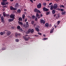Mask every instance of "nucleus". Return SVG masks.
I'll return each mask as SVG.
<instances>
[{"instance_id":"nucleus-1","label":"nucleus","mask_w":66,"mask_h":66,"mask_svg":"<svg viewBox=\"0 0 66 66\" xmlns=\"http://www.w3.org/2000/svg\"><path fill=\"white\" fill-rule=\"evenodd\" d=\"M37 13L36 14V17H37L38 19H39L40 18V15L39 14H40L41 12L39 10H38L37 11Z\"/></svg>"},{"instance_id":"nucleus-2","label":"nucleus","mask_w":66,"mask_h":66,"mask_svg":"<svg viewBox=\"0 0 66 66\" xmlns=\"http://www.w3.org/2000/svg\"><path fill=\"white\" fill-rule=\"evenodd\" d=\"M34 32V30L33 29H32L31 30V29H29L28 31L27 32V34H29L30 32L31 33H33Z\"/></svg>"},{"instance_id":"nucleus-3","label":"nucleus","mask_w":66,"mask_h":66,"mask_svg":"<svg viewBox=\"0 0 66 66\" xmlns=\"http://www.w3.org/2000/svg\"><path fill=\"white\" fill-rule=\"evenodd\" d=\"M10 7L11 11H13V10L15 11V10H17V9L12 7V6H10Z\"/></svg>"},{"instance_id":"nucleus-4","label":"nucleus","mask_w":66,"mask_h":66,"mask_svg":"<svg viewBox=\"0 0 66 66\" xmlns=\"http://www.w3.org/2000/svg\"><path fill=\"white\" fill-rule=\"evenodd\" d=\"M23 38L25 40H26V41H28V40H29V39H30V38L29 37H23Z\"/></svg>"},{"instance_id":"nucleus-5","label":"nucleus","mask_w":66,"mask_h":66,"mask_svg":"<svg viewBox=\"0 0 66 66\" xmlns=\"http://www.w3.org/2000/svg\"><path fill=\"white\" fill-rule=\"evenodd\" d=\"M17 29L19 30V31H22L23 30L21 28H20V26H18L17 27Z\"/></svg>"},{"instance_id":"nucleus-6","label":"nucleus","mask_w":66,"mask_h":66,"mask_svg":"<svg viewBox=\"0 0 66 66\" xmlns=\"http://www.w3.org/2000/svg\"><path fill=\"white\" fill-rule=\"evenodd\" d=\"M19 7V4H18V2L15 3L14 6V7H15V8H17V7Z\"/></svg>"},{"instance_id":"nucleus-7","label":"nucleus","mask_w":66,"mask_h":66,"mask_svg":"<svg viewBox=\"0 0 66 66\" xmlns=\"http://www.w3.org/2000/svg\"><path fill=\"white\" fill-rule=\"evenodd\" d=\"M3 16L4 17L5 16H6V17H9V16H10V15L9 14H6V13L5 12H4L3 13Z\"/></svg>"},{"instance_id":"nucleus-8","label":"nucleus","mask_w":66,"mask_h":66,"mask_svg":"<svg viewBox=\"0 0 66 66\" xmlns=\"http://www.w3.org/2000/svg\"><path fill=\"white\" fill-rule=\"evenodd\" d=\"M54 7V9H56V8L57 7V4H54V6H53Z\"/></svg>"},{"instance_id":"nucleus-9","label":"nucleus","mask_w":66,"mask_h":66,"mask_svg":"<svg viewBox=\"0 0 66 66\" xmlns=\"http://www.w3.org/2000/svg\"><path fill=\"white\" fill-rule=\"evenodd\" d=\"M42 7V4L40 3L39 4L37 5V7L38 9H40Z\"/></svg>"},{"instance_id":"nucleus-10","label":"nucleus","mask_w":66,"mask_h":66,"mask_svg":"<svg viewBox=\"0 0 66 66\" xmlns=\"http://www.w3.org/2000/svg\"><path fill=\"white\" fill-rule=\"evenodd\" d=\"M40 22H41V23H43V24H44L45 23V21L43 20V19L40 20Z\"/></svg>"},{"instance_id":"nucleus-11","label":"nucleus","mask_w":66,"mask_h":66,"mask_svg":"<svg viewBox=\"0 0 66 66\" xmlns=\"http://www.w3.org/2000/svg\"><path fill=\"white\" fill-rule=\"evenodd\" d=\"M43 10L44 12H48L49 11V9L46 8L44 7Z\"/></svg>"},{"instance_id":"nucleus-12","label":"nucleus","mask_w":66,"mask_h":66,"mask_svg":"<svg viewBox=\"0 0 66 66\" xmlns=\"http://www.w3.org/2000/svg\"><path fill=\"white\" fill-rule=\"evenodd\" d=\"M1 21L3 23H4V18L3 16H2L1 18Z\"/></svg>"},{"instance_id":"nucleus-13","label":"nucleus","mask_w":66,"mask_h":66,"mask_svg":"<svg viewBox=\"0 0 66 66\" xmlns=\"http://www.w3.org/2000/svg\"><path fill=\"white\" fill-rule=\"evenodd\" d=\"M15 16V15L14 14H11L10 16V18H13V19H14V18H15V17H14Z\"/></svg>"},{"instance_id":"nucleus-14","label":"nucleus","mask_w":66,"mask_h":66,"mask_svg":"<svg viewBox=\"0 0 66 66\" xmlns=\"http://www.w3.org/2000/svg\"><path fill=\"white\" fill-rule=\"evenodd\" d=\"M6 34H7V36H9L11 34V32L10 31H8L7 32Z\"/></svg>"},{"instance_id":"nucleus-15","label":"nucleus","mask_w":66,"mask_h":66,"mask_svg":"<svg viewBox=\"0 0 66 66\" xmlns=\"http://www.w3.org/2000/svg\"><path fill=\"white\" fill-rule=\"evenodd\" d=\"M62 15H66V12L65 11H63L61 13Z\"/></svg>"},{"instance_id":"nucleus-16","label":"nucleus","mask_w":66,"mask_h":66,"mask_svg":"<svg viewBox=\"0 0 66 66\" xmlns=\"http://www.w3.org/2000/svg\"><path fill=\"white\" fill-rule=\"evenodd\" d=\"M19 25H20L21 26H22V25H23V23L22 22H19Z\"/></svg>"},{"instance_id":"nucleus-17","label":"nucleus","mask_w":66,"mask_h":66,"mask_svg":"<svg viewBox=\"0 0 66 66\" xmlns=\"http://www.w3.org/2000/svg\"><path fill=\"white\" fill-rule=\"evenodd\" d=\"M14 20V19H8L9 22H11L13 21Z\"/></svg>"},{"instance_id":"nucleus-18","label":"nucleus","mask_w":66,"mask_h":66,"mask_svg":"<svg viewBox=\"0 0 66 66\" xmlns=\"http://www.w3.org/2000/svg\"><path fill=\"white\" fill-rule=\"evenodd\" d=\"M45 27H49V24L48 23H46L45 25Z\"/></svg>"},{"instance_id":"nucleus-19","label":"nucleus","mask_w":66,"mask_h":66,"mask_svg":"<svg viewBox=\"0 0 66 66\" xmlns=\"http://www.w3.org/2000/svg\"><path fill=\"white\" fill-rule=\"evenodd\" d=\"M35 29L37 31V32H39V29L37 27H36L35 28Z\"/></svg>"},{"instance_id":"nucleus-20","label":"nucleus","mask_w":66,"mask_h":66,"mask_svg":"<svg viewBox=\"0 0 66 66\" xmlns=\"http://www.w3.org/2000/svg\"><path fill=\"white\" fill-rule=\"evenodd\" d=\"M53 9H54V7H53V5H51V8H50V10H52Z\"/></svg>"},{"instance_id":"nucleus-21","label":"nucleus","mask_w":66,"mask_h":66,"mask_svg":"<svg viewBox=\"0 0 66 66\" xmlns=\"http://www.w3.org/2000/svg\"><path fill=\"white\" fill-rule=\"evenodd\" d=\"M54 28H53L51 30L50 33H52L53 32V31H54Z\"/></svg>"},{"instance_id":"nucleus-22","label":"nucleus","mask_w":66,"mask_h":66,"mask_svg":"<svg viewBox=\"0 0 66 66\" xmlns=\"http://www.w3.org/2000/svg\"><path fill=\"white\" fill-rule=\"evenodd\" d=\"M1 4L2 5H5V2H3L1 3Z\"/></svg>"},{"instance_id":"nucleus-23","label":"nucleus","mask_w":66,"mask_h":66,"mask_svg":"<svg viewBox=\"0 0 66 66\" xmlns=\"http://www.w3.org/2000/svg\"><path fill=\"white\" fill-rule=\"evenodd\" d=\"M19 21H22V19L21 17L19 18Z\"/></svg>"},{"instance_id":"nucleus-24","label":"nucleus","mask_w":66,"mask_h":66,"mask_svg":"<svg viewBox=\"0 0 66 66\" xmlns=\"http://www.w3.org/2000/svg\"><path fill=\"white\" fill-rule=\"evenodd\" d=\"M24 18H25V15H24V14H23L22 16V18L23 19H24Z\"/></svg>"},{"instance_id":"nucleus-25","label":"nucleus","mask_w":66,"mask_h":66,"mask_svg":"<svg viewBox=\"0 0 66 66\" xmlns=\"http://www.w3.org/2000/svg\"><path fill=\"white\" fill-rule=\"evenodd\" d=\"M52 13L53 14H55V11H54V10H53L52 11Z\"/></svg>"},{"instance_id":"nucleus-26","label":"nucleus","mask_w":66,"mask_h":66,"mask_svg":"<svg viewBox=\"0 0 66 66\" xmlns=\"http://www.w3.org/2000/svg\"><path fill=\"white\" fill-rule=\"evenodd\" d=\"M23 27H24V28H27L28 27L25 24L23 25Z\"/></svg>"},{"instance_id":"nucleus-27","label":"nucleus","mask_w":66,"mask_h":66,"mask_svg":"<svg viewBox=\"0 0 66 66\" xmlns=\"http://www.w3.org/2000/svg\"><path fill=\"white\" fill-rule=\"evenodd\" d=\"M59 18H60V15H59V14H57L56 16V18L57 19Z\"/></svg>"},{"instance_id":"nucleus-28","label":"nucleus","mask_w":66,"mask_h":66,"mask_svg":"<svg viewBox=\"0 0 66 66\" xmlns=\"http://www.w3.org/2000/svg\"><path fill=\"white\" fill-rule=\"evenodd\" d=\"M17 12L19 13H20L21 12V11L20 10V9H18L17 10Z\"/></svg>"},{"instance_id":"nucleus-29","label":"nucleus","mask_w":66,"mask_h":66,"mask_svg":"<svg viewBox=\"0 0 66 66\" xmlns=\"http://www.w3.org/2000/svg\"><path fill=\"white\" fill-rule=\"evenodd\" d=\"M38 10H37V9L35 8L34 10V12H37V11Z\"/></svg>"},{"instance_id":"nucleus-30","label":"nucleus","mask_w":66,"mask_h":66,"mask_svg":"<svg viewBox=\"0 0 66 66\" xmlns=\"http://www.w3.org/2000/svg\"><path fill=\"white\" fill-rule=\"evenodd\" d=\"M26 25L28 27V26H29V24L28 23V22H27L26 23Z\"/></svg>"},{"instance_id":"nucleus-31","label":"nucleus","mask_w":66,"mask_h":66,"mask_svg":"<svg viewBox=\"0 0 66 66\" xmlns=\"http://www.w3.org/2000/svg\"><path fill=\"white\" fill-rule=\"evenodd\" d=\"M46 13L47 15H49V13H50V12H46Z\"/></svg>"},{"instance_id":"nucleus-32","label":"nucleus","mask_w":66,"mask_h":66,"mask_svg":"<svg viewBox=\"0 0 66 66\" xmlns=\"http://www.w3.org/2000/svg\"><path fill=\"white\" fill-rule=\"evenodd\" d=\"M7 0H3L2 1L3 2H7Z\"/></svg>"},{"instance_id":"nucleus-33","label":"nucleus","mask_w":66,"mask_h":66,"mask_svg":"<svg viewBox=\"0 0 66 66\" xmlns=\"http://www.w3.org/2000/svg\"><path fill=\"white\" fill-rule=\"evenodd\" d=\"M18 36V34L16 33L15 34V36L16 37H17Z\"/></svg>"},{"instance_id":"nucleus-34","label":"nucleus","mask_w":66,"mask_h":66,"mask_svg":"<svg viewBox=\"0 0 66 66\" xmlns=\"http://www.w3.org/2000/svg\"><path fill=\"white\" fill-rule=\"evenodd\" d=\"M35 16L34 15H32V18H33L34 19V18H35Z\"/></svg>"},{"instance_id":"nucleus-35","label":"nucleus","mask_w":66,"mask_h":66,"mask_svg":"<svg viewBox=\"0 0 66 66\" xmlns=\"http://www.w3.org/2000/svg\"><path fill=\"white\" fill-rule=\"evenodd\" d=\"M44 6H46L47 5V4L46 3H44L43 4Z\"/></svg>"},{"instance_id":"nucleus-36","label":"nucleus","mask_w":66,"mask_h":66,"mask_svg":"<svg viewBox=\"0 0 66 66\" xmlns=\"http://www.w3.org/2000/svg\"><path fill=\"white\" fill-rule=\"evenodd\" d=\"M48 39V38H43V40H46V39Z\"/></svg>"},{"instance_id":"nucleus-37","label":"nucleus","mask_w":66,"mask_h":66,"mask_svg":"<svg viewBox=\"0 0 66 66\" xmlns=\"http://www.w3.org/2000/svg\"><path fill=\"white\" fill-rule=\"evenodd\" d=\"M60 21H59L57 22V24L58 25L59 24H60Z\"/></svg>"},{"instance_id":"nucleus-38","label":"nucleus","mask_w":66,"mask_h":66,"mask_svg":"<svg viewBox=\"0 0 66 66\" xmlns=\"http://www.w3.org/2000/svg\"><path fill=\"white\" fill-rule=\"evenodd\" d=\"M9 4V3L8 2H5V5H6V4Z\"/></svg>"},{"instance_id":"nucleus-39","label":"nucleus","mask_w":66,"mask_h":66,"mask_svg":"<svg viewBox=\"0 0 66 66\" xmlns=\"http://www.w3.org/2000/svg\"><path fill=\"white\" fill-rule=\"evenodd\" d=\"M0 34L1 35H3V33L2 32H1Z\"/></svg>"},{"instance_id":"nucleus-40","label":"nucleus","mask_w":66,"mask_h":66,"mask_svg":"<svg viewBox=\"0 0 66 66\" xmlns=\"http://www.w3.org/2000/svg\"><path fill=\"white\" fill-rule=\"evenodd\" d=\"M34 21H32V22H31V23L32 24H34Z\"/></svg>"},{"instance_id":"nucleus-41","label":"nucleus","mask_w":66,"mask_h":66,"mask_svg":"<svg viewBox=\"0 0 66 66\" xmlns=\"http://www.w3.org/2000/svg\"><path fill=\"white\" fill-rule=\"evenodd\" d=\"M15 41L16 42H18V41H19V40H18V39H15Z\"/></svg>"},{"instance_id":"nucleus-42","label":"nucleus","mask_w":66,"mask_h":66,"mask_svg":"<svg viewBox=\"0 0 66 66\" xmlns=\"http://www.w3.org/2000/svg\"><path fill=\"white\" fill-rule=\"evenodd\" d=\"M37 20V18L36 17L35 18V21H36Z\"/></svg>"},{"instance_id":"nucleus-43","label":"nucleus","mask_w":66,"mask_h":66,"mask_svg":"<svg viewBox=\"0 0 66 66\" xmlns=\"http://www.w3.org/2000/svg\"><path fill=\"white\" fill-rule=\"evenodd\" d=\"M31 2H32V3H33V0H29Z\"/></svg>"},{"instance_id":"nucleus-44","label":"nucleus","mask_w":66,"mask_h":66,"mask_svg":"<svg viewBox=\"0 0 66 66\" xmlns=\"http://www.w3.org/2000/svg\"><path fill=\"white\" fill-rule=\"evenodd\" d=\"M52 26V25H51V24H50L49 25V27H51Z\"/></svg>"},{"instance_id":"nucleus-45","label":"nucleus","mask_w":66,"mask_h":66,"mask_svg":"<svg viewBox=\"0 0 66 66\" xmlns=\"http://www.w3.org/2000/svg\"><path fill=\"white\" fill-rule=\"evenodd\" d=\"M61 11L62 12V11H64V9H61Z\"/></svg>"},{"instance_id":"nucleus-46","label":"nucleus","mask_w":66,"mask_h":66,"mask_svg":"<svg viewBox=\"0 0 66 66\" xmlns=\"http://www.w3.org/2000/svg\"><path fill=\"white\" fill-rule=\"evenodd\" d=\"M52 4V3H51L49 4V5H51Z\"/></svg>"},{"instance_id":"nucleus-47","label":"nucleus","mask_w":66,"mask_h":66,"mask_svg":"<svg viewBox=\"0 0 66 66\" xmlns=\"http://www.w3.org/2000/svg\"><path fill=\"white\" fill-rule=\"evenodd\" d=\"M38 34H39V35H42V33L38 32Z\"/></svg>"},{"instance_id":"nucleus-48","label":"nucleus","mask_w":66,"mask_h":66,"mask_svg":"<svg viewBox=\"0 0 66 66\" xmlns=\"http://www.w3.org/2000/svg\"><path fill=\"white\" fill-rule=\"evenodd\" d=\"M27 21V19H25V22H26V21Z\"/></svg>"},{"instance_id":"nucleus-49","label":"nucleus","mask_w":66,"mask_h":66,"mask_svg":"<svg viewBox=\"0 0 66 66\" xmlns=\"http://www.w3.org/2000/svg\"><path fill=\"white\" fill-rule=\"evenodd\" d=\"M40 16L41 17H43V14H40Z\"/></svg>"},{"instance_id":"nucleus-50","label":"nucleus","mask_w":66,"mask_h":66,"mask_svg":"<svg viewBox=\"0 0 66 66\" xmlns=\"http://www.w3.org/2000/svg\"><path fill=\"white\" fill-rule=\"evenodd\" d=\"M5 50V48H3L2 49V50Z\"/></svg>"},{"instance_id":"nucleus-51","label":"nucleus","mask_w":66,"mask_h":66,"mask_svg":"<svg viewBox=\"0 0 66 66\" xmlns=\"http://www.w3.org/2000/svg\"><path fill=\"white\" fill-rule=\"evenodd\" d=\"M35 36H36V37H38V35H35Z\"/></svg>"},{"instance_id":"nucleus-52","label":"nucleus","mask_w":66,"mask_h":66,"mask_svg":"<svg viewBox=\"0 0 66 66\" xmlns=\"http://www.w3.org/2000/svg\"><path fill=\"white\" fill-rule=\"evenodd\" d=\"M18 35H19V36H20V35H21V34H18Z\"/></svg>"},{"instance_id":"nucleus-53","label":"nucleus","mask_w":66,"mask_h":66,"mask_svg":"<svg viewBox=\"0 0 66 66\" xmlns=\"http://www.w3.org/2000/svg\"><path fill=\"white\" fill-rule=\"evenodd\" d=\"M10 1H11V2H13V1H14V0H10Z\"/></svg>"},{"instance_id":"nucleus-54","label":"nucleus","mask_w":66,"mask_h":66,"mask_svg":"<svg viewBox=\"0 0 66 66\" xmlns=\"http://www.w3.org/2000/svg\"><path fill=\"white\" fill-rule=\"evenodd\" d=\"M62 7H63V8H64V6L63 5H62Z\"/></svg>"},{"instance_id":"nucleus-55","label":"nucleus","mask_w":66,"mask_h":66,"mask_svg":"<svg viewBox=\"0 0 66 66\" xmlns=\"http://www.w3.org/2000/svg\"><path fill=\"white\" fill-rule=\"evenodd\" d=\"M24 11H25V12H26V11H27V10L26 9H24Z\"/></svg>"},{"instance_id":"nucleus-56","label":"nucleus","mask_w":66,"mask_h":66,"mask_svg":"<svg viewBox=\"0 0 66 66\" xmlns=\"http://www.w3.org/2000/svg\"><path fill=\"white\" fill-rule=\"evenodd\" d=\"M4 7H6L7 6H6V5H5V6H4Z\"/></svg>"},{"instance_id":"nucleus-57","label":"nucleus","mask_w":66,"mask_h":66,"mask_svg":"<svg viewBox=\"0 0 66 66\" xmlns=\"http://www.w3.org/2000/svg\"><path fill=\"white\" fill-rule=\"evenodd\" d=\"M43 36H44V37H46V36L45 35H43Z\"/></svg>"},{"instance_id":"nucleus-58","label":"nucleus","mask_w":66,"mask_h":66,"mask_svg":"<svg viewBox=\"0 0 66 66\" xmlns=\"http://www.w3.org/2000/svg\"><path fill=\"white\" fill-rule=\"evenodd\" d=\"M54 17H55V16H56V14H54Z\"/></svg>"},{"instance_id":"nucleus-59","label":"nucleus","mask_w":66,"mask_h":66,"mask_svg":"<svg viewBox=\"0 0 66 66\" xmlns=\"http://www.w3.org/2000/svg\"><path fill=\"white\" fill-rule=\"evenodd\" d=\"M54 27H55V28H56V26H55V25Z\"/></svg>"},{"instance_id":"nucleus-60","label":"nucleus","mask_w":66,"mask_h":66,"mask_svg":"<svg viewBox=\"0 0 66 66\" xmlns=\"http://www.w3.org/2000/svg\"><path fill=\"white\" fill-rule=\"evenodd\" d=\"M46 1H49V0H46Z\"/></svg>"},{"instance_id":"nucleus-61","label":"nucleus","mask_w":66,"mask_h":66,"mask_svg":"<svg viewBox=\"0 0 66 66\" xmlns=\"http://www.w3.org/2000/svg\"><path fill=\"white\" fill-rule=\"evenodd\" d=\"M1 15L0 14V18L1 17Z\"/></svg>"},{"instance_id":"nucleus-62","label":"nucleus","mask_w":66,"mask_h":66,"mask_svg":"<svg viewBox=\"0 0 66 66\" xmlns=\"http://www.w3.org/2000/svg\"><path fill=\"white\" fill-rule=\"evenodd\" d=\"M11 28L13 29V27H12Z\"/></svg>"},{"instance_id":"nucleus-63","label":"nucleus","mask_w":66,"mask_h":66,"mask_svg":"<svg viewBox=\"0 0 66 66\" xmlns=\"http://www.w3.org/2000/svg\"><path fill=\"white\" fill-rule=\"evenodd\" d=\"M28 36V35H26V36Z\"/></svg>"},{"instance_id":"nucleus-64","label":"nucleus","mask_w":66,"mask_h":66,"mask_svg":"<svg viewBox=\"0 0 66 66\" xmlns=\"http://www.w3.org/2000/svg\"><path fill=\"white\" fill-rule=\"evenodd\" d=\"M24 14H26V12H24Z\"/></svg>"}]
</instances>
